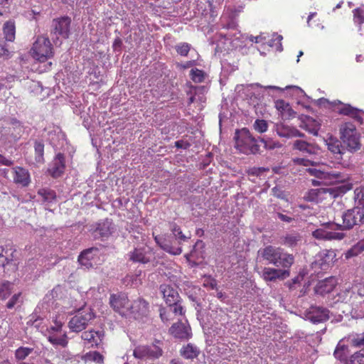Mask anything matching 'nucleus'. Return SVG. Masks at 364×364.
Segmentation results:
<instances>
[{
	"label": "nucleus",
	"mask_w": 364,
	"mask_h": 364,
	"mask_svg": "<svg viewBox=\"0 0 364 364\" xmlns=\"http://www.w3.org/2000/svg\"><path fill=\"white\" fill-rule=\"evenodd\" d=\"M38 195L40 196L43 202L51 203L56 199V193L50 188H40L38 191Z\"/></svg>",
	"instance_id": "c9c22d12"
},
{
	"label": "nucleus",
	"mask_w": 364,
	"mask_h": 364,
	"mask_svg": "<svg viewBox=\"0 0 364 364\" xmlns=\"http://www.w3.org/2000/svg\"><path fill=\"white\" fill-rule=\"evenodd\" d=\"M307 171L310 175L314 176L318 179L326 180V179H336L340 176V174L334 172H326L315 168H309Z\"/></svg>",
	"instance_id": "7c9ffc66"
},
{
	"label": "nucleus",
	"mask_w": 364,
	"mask_h": 364,
	"mask_svg": "<svg viewBox=\"0 0 364 364\" xmlns=\"http://www.w3.org/2000/svg\"><path fill=\"white\" fill-rule=\"evenodd\" d=\"M190 76L191 80L196 83L202 82L205 80V73L198 68L192 69L190 72Z\"/></svg>",
	"instance_id": "c03bdc74"
},
{
	"label": "nucleus",
	"mask_w": 364,
	"mask_h": 364,
	"mask_svg": "<svg viewBox=\"0 0 364 364\" xmlns=\"http://www.w3.org/2000/svg\"><path fill=\"white\" fill-rule=\"evenodd\" d=\"M65 169V158L63 154L58 153L52 166L48 169L49 173L53 178L60 177Z\"/></svg>",
	"instance_id": "4be33fe9"
},
{
	"label": "nucleus",
	"mask_w": 364,
	"mask_h": 364,
	"mask_svg": "<svg viewBox=\"0 0 364 364\" xmlns=\"http://www.w3.org/2000/svg\"><path fill=\"white\" fill-rule=\"evenodd\" d=\"M13 164L14 161L11 159L6 158L2 154H0V164L10 166L13 165Z\"/></svg>",
	"instance_id": "774afa93"
},
{
	"label": "nucleus",
	"mask_w": 364,
	"mask_h": 364,
	"mask_svg": "<svg viewBox=\"0 0 364 364\" xmlns=\"http://www.w3.org/2000/svg\"><path fill=\"white\" fill-rule=\"evenodd\" d=\"M84 358L85 360L94 361L97 363H102L104 360L103 355L97 351L87 353Z\"/></svg>",
	"instance_id": "49530a36"
},
{
	"label": "nucleus",
	"mask_w": 364,
	"mask_h": 364,
	"mask_svg": "<svg viewBox=\"0 0 364 364\" xmlns=\"http://www.w3.org/2000/svg\"><path fill=\"white\" fill-rule=\"evenodd\" d=\"M292 147L293 149L298 150L303 154H314L316 153V147L314 144L301 139L296 140Z\"/></svg>",
	"instance_id": "a878e982"
},
{
	"label": "nucleus",
	"mask_w": 364,
	"mask_h": 364,
	"mask_svg": "<svg viewBox=\"0 0 364 364\" xmlns=\"http://www.w3.org/2000/svg\"><path fill=\"white\" fill-rule=\"evenodd\" d=\"M337 284V279L334 277H330L319 281L314 287V291L316 294L323 296L331 293L336 287Z\"/></svg>",
	"instance_id": "a211bd4d"
},
{
	"label": "nucleus",
	"mask_w": 364,
	"mask_h": 364,
	"mask_svg": "<svg viewBox=\"0 0 364 364\" xmlns=\"http://www.w3.org/2000/svg\"><path fill=\"white\" fill-rule=\"evenodd\" d=\"M350 344L355 348L364 346V333L357 334L350 338Z\"/></svg>",
	"instance_id": "864d4df0"
},
{
	"label": "nucleus",
	"mask_w": 364,
	"mask_h": 364,
	"mask_svg": "<svg viewBox=\"0 0 364 364\" xmlns=\"http://www.w3.org/2000/svg\"><path fill=\"white\" fill-rule=\"evenodd\" d=\"M336 254L333 250H325L321 252L315 262L321 269H326L336 260Z\"/></svg>",
	"instance_id": "aec40b11"
},
{
	"label": "nucleus",
	"mask_w": 364,
	"mask_h": 364,
	"mask_svg": "<svg viewBox=\"0 0 364 364\" xmlns=\"http://www.w3.org/2000/svg\"><path fill=\"white\" fill-rule=\"evenodd\" d=\"M99 249L95 247L82 250L77 257V262L82 267L86 269L93 267L92 261L98 257Z\"/></svg>",
	"instance_id": "ddd939ff"
},
{
	"label": "nucleus",
	"mask_w": 364,
	"mask_h": 364,
	"mask_svg": "<svg viewBox=\"0 0 364 364\" xmlns=\"http://www.w3.org/2000/svg\"><path fill=\"white\" fill-rule=\"evenodd\" d=\"M159 289L167 306L176 304L177 301H181L180 295L174 287L163 284L160 285Z\"/></svg>",
	"instance_id": "f3484780"
},
{
	"label": "nucleus",
	"mask_w": 364,
	"mask_h": 364,
	"mask_svg": "<svg viewBox=\"0 0 364 364\" xmlns=\"http://www.w3.org/2000/svg\"><path fill=\"white\" fill-rule=\"evenodd\" d=\"M11 284L9 282H0V300H5L11 294Z\"/></svg>",
	"instance_id": "ea45409f"
},
{
	"label": "nucleus",
	"mask_w": 364,
	"mask_h": 364,
	"mask_svg": "<svg viewBox=\"0 0 364 364\" xmlns=\"http://www.w3.org/2000/svg\"><path fill=\"white\" fill-rule=\"evenodd\" d=\"M355 107L350 106V105H345L343 107L340 108L339 113L341 114L348 116L350 114V113L353 111Z\"/></svg>",
	"instance_id": "680f3d73"
},
{
	"label": "nucleus",
	"mask_w": 364,
	"mask_h": 364,
	"mask_svg": "<svg viewBox=\"0 0 364 364\" xmlns=\"http://www.w3.org/2000/svg\"><path fill=\"white\" fill-rule=\"evenodd\" d=\"M338 296L343 301L349 303L355 308L362 307L364 304V285L360 284L352 288L346 289Z\"/></svg>",
	"instance_id": "6e6552de"
},
{
	"label": "nucleus",
	"mask_w": 364,
	"mask_h": 364,
	"mask_svg": "<svg viewBox=\"0 0 364 364\" xmlns=\"http://www.w3.org/2000/svg\"><path fill=\"white\" fill-rule=\"evenodd\" d=\"M18 139L17 136H14L13 129L11 127H3L0 129V141L4 144L16 141Z\"/></svg>",
	"instance_id": "72a5a7b5"
},
{
	"label": "nucleus",
	"mask_w": 364,
	"mask_h": 364,
	"mask_svg": "<svg viewBox=\"0 0 364 364\" xmlns=\"http://www.w3.org/2000/svg\"><path fill=\"white\" fill-rule=\"evenodd\" d=\"M191 46L188 43H180L175 46V49L178 54L181 56H187Z\"/></svg>",
	"instance_id": "de8ad7c7"
},
{
	"label": "nucleus",
	"mask_w": 364,
	"mask_h": 364,
	"mask_svg": "<svg viewBox=\"0 0 364 364\" xmlns=\"http://www.w3.org/2000/svg\"><path fill=\"white\" fill-rule=\"evenodd\" d=\"M301 240V236L299 233H289L284 237L283 243L289 247H294Z\"/></svg>",
	"instance_id": "4c0bfd02"
},
{
	"label": "nucleus",
	"mask_w": 364,
	"mask_h": 364,
	"mask_svg": "<svg viewBox=\"0 0 364 364\" xmlns=\"http://www.w3.org/2000/svg\"><path fill=\"white\" fill-rule=\"evenodd\" d=\"M3 33L6 41L14 42L16 38V26L14 20L6 21L3 26Z\"/></svg>",
	"instance_id": "2f4dec72"
},
{
	"label": "nucleus",
	"mask_w": 364,
	"mask_h": 364,
	"mask_svg": "<svg viewBox=\"0 0 364 364\" xmlns=\"http://www.w3.org/2000/svg\"><path fill=\"white\" fill-rule=\"evenodd\" d=\"M129 259L134 263L147 264L151 262L152 252L144 247H136L128 254Z\"/></svg>",
	"instance_id": "2eb2a0df"
},
{
	"label": "nucleus",
	"mask_w": 364,
	"mask_h": 364,
	"mask_svg": "<svg viewBox=\"0 0 364 364\" xmlns=\"http://www.w3.org/2000/svg\"><path fill=\"white\" fill-rule=\"evenodd\" d=\"M349 117L354 119L360 124L363 123V117L361 116L360 110L357 108H355L353 109V111L350 113Z\"/></svg>",
	"instance_id": "bf43d9fd"
},
{
	"label": "nucleus",
	"mask_w": 364,
	"mask_h": 364,
	"mask_svg": "<svg viewBox=\"0 0 364 364\" xmlns=\"http://www.w3.org/2000/svg\"><path fill=\"white\" fill-rule=\"evenodd\" d=\"M169 228L176 240L173 243L171 242L173 245H179L181 247L182 243L189 238L183 233L181 228L176 223H171Z\"/></svg>",
	"instance_id": "c85d7f7f"
},
{
	"label": "nucleus",
	"mask_w": 364,
	"mask_h": 364,
	"mask_svg": "<svg viewBox=\"0 0 364 364\" xmlns=\"http://www.w3.org/2000/svg\"><path fill=\"white\" fill-rule=\"evenodd\" d=\"M164 343L159 339H155L151 344L138 345L133 350L135 358L146 360H155L163 356Z\"/></svg>",
	"instance_id": "f03ea898"
},
{
	"label": "nucleus",
	"mask_w": 364,
	"mask_h": 364,
	"mask_svg": "<svg viewBox=\"0 0 364 364\" xmlns=\"http://www.w3.org/2000/svg\"><path fill=\"white\" fill-rule=\"evenodd\" d=\"M277 132L282 137H304V134L301 133L297 129L287 125L281 124L277 126Z\"/></svg>",
	"instance_id": "b1692460"
},
{
	"label": "nucleus",
	"mask_w": 364,
	"mask_h": 364,
	"mask_svg": "<svg viewBox=\"0 0 364 364\" xmlns=\"http://www.w3.org/2000/svg\"><path fill=\"white\" fill-rule=\"evenodd\" d=\"M331 223L323 225L324 228H321L312 232V236L319 240H341L346 235L343 232L328 231L326 228H329Z\"/></svg>",
	"instance_id": "f8f14e48"
},
{
	"label": "nucleus",
	"mask_w": 364,
	"mask_h": 364,
	"mask_svg": "<svg viewBox=\"0 0 364 364\" xmlns=\"http://www.w3.org/2000/svg\"><path fill=\"white\" fill-rule=\"evenodd\" d=\"M354 194L355 205L364 208V186L356 188Z\"/></svg>",
	"instance_id": "a19ab883"
},
{
	"label": "nucleus",
	"mask_w": 364,
	"mask_h": 364,
	"mask_svg": "<svg viewBox=\"0 0 364 364\" xmlns=\"http://www.w3.org/2000/svg\"><path fill=\"white\" fill-rule=\"evenodd\" d=\"M343 224H336L338 230H350L355 225L364 224V208L355 206L347 210L342 215Z\"/></svg>",
	"instance_id": "423d86ee"
},
{
	"label": "nucleus",
	"mask_w": 364,
	"mask_h": 364,
	"mask_svg": "<svg viewBox=\"0 0 364 364\" xmlns=\"http://www.w3.org/2000/svg\"><path fill=\"white\" fill-rule=\"evenodd\" d=\"M30 53L35 60L44 63L53 57V46L48 37L44 35L38 36L33 43Z\"/></svg>",
	"instance_id": "7ed1b4c3"
},
{
	"label": "nucleus",
	"mask_w": 364,
	"mask_h": 364,
	"mask_svg": "<svg viewBox=\"0 0 364 364\" xmlns=\"http://www.w3.org/2000/svg\"><path fill=\"white\" fill-rule=\"evenodd\" d=\"M328 148L333 154H341V142L335 141L333 142H329L328 144Z\"/></svg>",
	"instance_id": "13d9d810"
},
{
	"label": "nucleus",
	"mask_w": 364,
	"mask_h": 364,
	"mask_svg": "<svg viewBox=\"0 0 364 364\" xmlns=\"http://www.w3.org/2000/svg\"><path fill=\"white\" fill-rule=\"evenodd\" d=\"M294 162L298 165H302L304 166H309L310 165H313L311 161L304 159V158H296L294 159Z\"/></svg>",
	"instance_id": "e2e57ef3"
},
{
	"label": "nucleus",
	"mask_w": 364,
	"mask_h": 364,
	"mask_svg": "<svg viewBox=\"0 0 364 364\" xmlns=\"http://www.w3.org/2000/svg\"><path fill=\"white\" fill-rule=\"evenodd\" d=\"M234 140L235 148L240 153L247 155L257 154L259 153V142L266 146V141L264 139L260 137L256 139L246 127L235 130Z\"/></svg>",
	"instance_id": "f257e3e1"
},
{
	"label": "nucleus",
	"mask_w": 364,
	"mask_h": 364,
	"mask_svg": "<svg viewBox=\"0 0 364 364\" xmlns=\"http://www.w3.org/2000/svg\"><path fill=\"white\" fill-rule=\"evenodd\" d=\"M294 262V257L293 255L289 254L280 248L279 252L277 257V261L274 266L277 267H282V269L289 270Z\"/></svg>",
	"instance_id": "412c9836"
},
{
	"label": "nucleus",
	"mask_w": 364,
	"mask_h": 364,
	"mask_svg": "<svg viewBox=\"0 0 364 364\" xmlns=\"http://www.w3.org/2000/svg\"><path fill=\"white\" fill-rule=\"evenodd\" d=\"M160 318L163 323H169L176 318V316L173 314L171 309L168 307H162L159 309Z\"/></svg>",
	"instance_id": "58836bf2"
},
{
	"label": "nucleus",
	"mask_w": 364,
	"mask_h": 364,
	"mask_svg": "<svg viewBox=\"0 0 364 364\" xmlns=\"http://www.w3.org/2000/svg\"><path fill=\"white\" fill-rule=\"evenodd\" d=\"M32 351L33 348L20 347L15 352L16 358L18 360H24Z\"/></svg>",
	"instance_id": "09e8293b"
},
{
	"label": "nucleus",
	"mask_w": 364,
	"mask_h": 364,
	"mask_svg": "<svg viewBox=\"0 0 364 364\" xmlns=\"http://www.w3.org/2000/svg\"><path fill=\"white\" fill-rule=\"evenodd\" d=\"M0 58L8 59L10 58L9 50L4 46H0Z\"/></svg>",
	"instance_id": "338daca9"
},
{
	"label": "nucleus",
	"mask_w": 364,
	"mask_h": 364,
	"mask_svg": "<svg viewBox=\"0 0 364 364\" xmlns=\"http://www.w3.org/2000/svg\"><path fill=\"white\" fill-rule=\"evenodd\" d=\"M95 314L90 309L79 310L68 322V327L73 332H81L86 328L89 323L95 318Z\"/></svg>",
	"instance_id": "0eeeda50"
},
{
	"label": "nucleus",
	"mask_w": 364,
	"mask_h": 364,
	"mask_svg": "<svg viewBox=\"0 0 364 364\" xmlns=\"http://www.w3.org/2000/svg\"><path fill=\"white\" fill-rule=\"evenodd\" d=\"M34 149L36 154V161L41 162L43 161L44 155V144L42 141H36L34 144Z\"/></svg>",
	"instance_id": "79ce46f5"
},
{
	"label": "nucleus",
	"mask_w": 364,
	"mask_h": 364,
	"mask_svg": "<svg viewBox=\"0 0 364 364\" xmlns=\"http://www.w3.org/2000/svg\"><path fill=\"white\" fill-rule=\"evenodd\" d=\"M290 272L289 270L275 269L272 267H264L262 270V279L268 282H276L277 279H284L289 277Z\"/></svg>",
	"instance_id": "4468645a"
},
{
	"label": "nucleus",
	"mask_w": 364,
	"mask_h": 364,
	"mask_svg": "<svg viewBox=\"0 0 364 364\" xmlns=\"http://www.w3.org/2000/svg\"><path fill=\"white\" fill-rule=\"evenodd\" d=\"M105 332L103 330L90 329L85 331L81 334V338L85 345L91 348H99L104 340Z\"/></svg>",
	"instance_id": "9b49d317"
},
{
	"label": "nucleus",
	"mask_w": 364,
	"mask_h": 364,
	"mask_svg": "<svg viewBox=\"0 0 364 364\" xmlns=\"http://www.w3.org/2000/svg\"><path fill=\"white\" fill-rule=\"evenodd\" d=\"M48 340L50 343L55 346L65 347L68 345L67 336L65 333L58 337L55 335V333H48Z\"/></svg>",
	"instance_id": "e433bc0d"
},
{
	"label": "nucleus",
	"mask_w": 364,
	"mask_h": 364,
	"mask_svg": "<svg viewBox=\"0 0 364 364\" xmlns=\"http://www.w3.org/2000/svg\"><path fill=\"white\" fill-rule=\"evenodd\" d=\"M275 107L278 111L281 112V114L283 115L284 112H291V109L290 107V105L289 103L286 102L283 100H277L275 102Z\"/></svg>",
	"instance_id": "8fccbe9b"
},
{
	"label": "nucleus",
	"mask_w": 364,
	"mask_h": 364,
	"mask_svg": "<svg viewBox=\"0 0 364 364\" xmlns=\"http://www.w3.org/2000/svg\"><path fill=\"white\" fill-rule=\"evenodd\" d=\"M199 354V348L192 343H188L183 346L180 350V355L187 360H193L196 358Z\"/></svg>",
	"instance_id": "cd10ccee"
},
{
	"label": "nucleus",
	"mask_w": 364,
	"mask_h": 364,
	"mask_svg": "<svg viewBox=\"0 0 364 364\" xmlns=\"http://www.w3.org/2000/svg\"><path fill=\"white\" fill-rule=\"evenodd\" d=\"M109 304L113 311L122 316H127L134 313L133 304L124 292L121 291L111 294Z\"/></svg>",
	"instance_id": "39448f33"
},
{
	"label": "nucleus",
	"mask_w": 364,
	"mask_h": 364,
	"mask_svg": "<svg viewBox=\"0 0 364 364\" xmlns=\"http://www.w3.org/2000/svg\"><path fill=\"white\" fill-rule=\"evenodd\" d=\"M21 293L14 294L6 304V307L9 309H13L14 306L17 304V301L19 299Z\"/></svg>",
	"instance_id": "052dcab7"
},
{
	"label": "nucleus",
	"mask_w": 364,
	"mask_h": 364,
	"mask_svg": "<svg viewBox=\"0 0 364 364\" xmlns=\"http://www.w3.org/2000/svg\"><path fill=\"white\" fill-rule=\"evenodd\" d=\"M254 129L259 133H264L267 130V122L264 119H256L253 124Z\"/></svg>",
	"instance_id": "3c124183"
},
{
	"label": "nucleus",
	"mask_w": 364,
	"mask_h": 364,
	"mask_svg": "<svg viewBox=\"0 0 364 364\" xmlns=\"http://www.w3.org/2000/svg\"><path fill=\"white\" fill-rule=\"evenodd\" d=\"M153 235L156 243L166 252L174 255H178L182 252V247L181 246L173 245L170 242H162L161 237L159 235Z\"/></svg>",
	"instance_id": "393cba45"
},
{
	"label": "nucleus",
	"mask_w": 364,
	"mask_h": 364,
	"mask_svg": "<svg viewBox=\"0 0 364 364\" xmlns=\"http://www.w3.org/2000/svg\"><path fill=\"white\" fill-rule=\"evenodd\" d=\"M53 323H54V325L47 329L48 333L61 332L62 327L63 326V322L61 321L58 320V318L56 317L53 320Z\"/></svg>",
	"instance_id": "6e6d98bb"
},
{
	"label": "nucleus",
	"mask_w": 364,
	"mask_h": 364,
	"mask_svg": "<svg viewBox=\"0 0 364 364\" xmlns=\"http://www.w3.org/2000/svg\"><path fill=\"white\" fill-rule=\"evenodd\" d=\"M175 146L178 149H187L191 146V144L186 141L178 140L175 142Z\"/></svg>",
	"instance_id": "69168bd1"
},
{
	"label": "nucleus",
	"mask_w": 364,
	"mask_h": 364,
	"mask_svg": "<svg viewBox=\"0 0 364 364\" xmlns=\"http://www.w3.org/2000/svg\"><path fill=\"white\" fill-rule=\"evenodd\" d=\"M16 76L11 74L6 75L4 78H1V81H4L6 85H12L15 82Z\"/></svg>",
	"instance_id": "0e129e2a"
},
{
	"label": "nucleus",
	"mask_w": 364,
	"mask_h": 364,
	"mask_svg": "<svg viewBox=\"0 0 364 364\" xmlns=\"http://www.w3.org/2000/svg\"><path fill=\"white\" fill-rule=\"evenodd\" d=\"M334 356L343 364H350L352 355L348 357V348L346 346H337L334 350Z\"/></svg>",
	"instance_id": "473e14b6"
},
{
	"label": "nucleus",
	"mask_w": 364,
	"mask_h": 364,
	"mask_svg": "<svg viewBox=\"0 0 364 364\" xmlns=\"http://www.w3.org/2000/svg\"><path fill=\"white\" fill-rule=\"evenodd\" d=\"M4 250L2 246H0V266L4 267L6 264H9L13 260L14 253L16 252V250H14L11 253V257L9 258L4 255Z\"/></svg>",
	"instance_id": "5fc2aeb1"
},
{
	"label": "nucleus",
	"mask_w": 364,
	"mask_h": 364,
	"mask_svg": "<svg viewBox=\"0 0 364 364\" xmlns=\"http://www.w3.org/2000/svg\"><path fill=\"white\" fill-rule=\"evenodd\" d=\"M14 183L21 187H28L31 183V176L29 171L21 166H16L12 168Z\"/></svg>",
	"instance_id": "dca6fc26"
},
{
	"label": "nucleus",
	"mask_w": 364,
	"mask_h": 364,
	"mask_svg": "<svg viewBox=\"0 0 364 364\" xmlns=\"http://www.w3.org/2000/svg\"><path fill=\"white\" fill-rule=\"evenodd\" d=\"M353 188V183L346 182L335 187L326 188L323 190V193H328L333 198L341 196Z\"/></svg>",
	"instance_id": "5701e85b"
},
{
	"label": "nucleus",
	"mask_w": 364,
	"mask_h": 364,
	"mask_svg": "<svg viewBox=\"0 0 364 364\" xmlns=\"http://www.w3.org/2000/svg\"><path fill=\"white\" fill-rule=\"evenodd\" d=\"M281 247L273 245H267L258 251L259 257L267 264H275L277 257Z\"/></svg>",
	"instance_id": "6ab92c4d"
},
{
	"label": "nucleus",
	"mask_w": 364,
	"mask_h": 364,
	"mask_svg": "<svg viewBox=\"0 0 364 364\" xmlns=\"http://www.w3.org/2000/svg\"><path fill=\"white\" fill-rule=\"evenodd\" d=\"M113 230L112 220L106 219L98 223L96 232L102 237H108L112 235Z\"/></svg>",
	"instance_id": "c756f323"
},
{
	"label": "nucleus",
	"mask_w": 364,
	"mask_h": 364,
	"mask_svg": "<svg viewBox=\"0 0 364 364\" xmlns=\"http://www.w3.org/2000/svg\"><path fill=\"white\" fill-rule=\"evenodd\" d=\"M355 23L361 25L364 23V7H358L353 11Z\"/></svg>",
	"instance_id": "37998d69"
},
{
	"label": "nucleus",
	"mask_w": 364,
	"mask_h": 364,
	"mask_svg": "<svg viewBox=\"0 0 364 364\" xmlns=\"http://www.w3.org/2000/svg\"><path fill=\"white\" fill-rule=\"evenodd\" d=\"M341 139L350 151H355L360 148V134L355 126L350 122H346L340 127Z\"/></svg>",
	"instance_id": "20e7f679"
},
{
	"label": "nucleus",
	"mask_w": 364,
	"mask_h": 364,
	"mask_svg": "<svg viewBox=\"0 0 364 364\" xmlns=\"http://www.w3.org/2000/svg\"><path fill=\"white\" fill-rule=\"evenodd\" d=\"M167 307L169 309H171L173 314H174L176 316H184L186 314V310L181 304V301H177L176 302V304H171L170 305H168Z\"/></svg>",
	"instance_id": "a18cd8bd"
},
{
	"label": "nucleus",
	"mask_w": 364,
	"mask_h": 364,
	"mask_svg": "<svg viewBox=\"0 0 364 364\" xmlns=\"http://www.w3.org/2000/svg\"><path fill=\"white\" fill-rule=\"evenodd\" d=\"M328 310L323 307H311L310 318L314 323H321L328 319Z\"/></svg>",
	"instance_id": "bb28decb"
},
{
	"label": "nucleus",
	"mask_w": 364,
	"mask_h": 364,
	"mask_svg": "<svg viewBox=\"0 0 364 364\" xmlns=\"http://www.w3.org/2000/svg\"><path fill=\"white\" fill-rule=\"evenodd\" d=\"M168 333L176 339L187 341L192 338L193 333L191 327L188 321H178L173 323L168 329Z\"/></svg>",
	"instance_id": "9d476101"
},
{
	"label": "nucleus",
	"mask_w": 364,
	"mask_h": 364,
	"mask_svg": "<svg viewBox=\"0 0 364 364\" xmlns=\"http://www.w3.org/2000/svg\"><path fill=\"white\" fill-rule=\"evenodd\" d=\"M71 19L68 16L54 18L52 21L50 34L58 39L61 37L64 39L69 38L70 33Z\"/></svg>",
	"instance_id": "1a4fd4ad"
},
{
	"label": "nucleus",
	"mask_w": 364,
	"mask_h": 364,
	"mask_svg": "<svg viewBox=\"0 0 364 364\" xmlns=\"http://www.w3.org/2000/svg\"><path fill=\"white\" fill-rule=\"evenodd\" d=\"M364 252V241L362 240L354 245L345 254L346 258L349 259L356 257Z\"/></svg>",
	"instance_id": "f704fd0d"
},
{
	"label": "nucleus",
	"mask_w": 364,
	"mask_h": 364,
	"mask_svg": "<svg viewBox=\"0 0 364 364\" xmlns=\"http://www.w3.org/2000/svg\"><path fill=\"white\" fill-rule=\"evenodd\" d=\"M350 364H364V349H361L352 355Z\"/></svg>",
	"instance_id": "603ef678"
},
{
	"label": "nucleus",
	"mask_w": 364,
	"mask_h": 364,
	"mask_svg": "<svg viewBox=\"0 0 364 364\" xmlns=\"http://www.w3.org/2000/svg\"><path fill=\"white\" fill-rule=\"evenodd\" d=\"M324 188H320V189H312L311 190L307 196H306V198L307 200H309V201H315V200H317V198H318V193H324L323 192V190Z\"/></svg>",
	"instance_id": "4d7b16f0"
}]
</instances>
